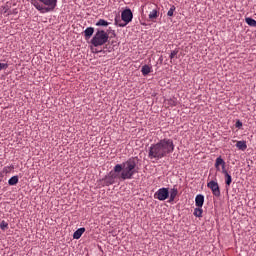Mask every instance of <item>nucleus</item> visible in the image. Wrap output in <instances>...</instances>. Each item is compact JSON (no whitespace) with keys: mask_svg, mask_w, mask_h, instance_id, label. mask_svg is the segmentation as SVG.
I'll return each instance as SVG.
<instances>
[{"mask_svg":"<svg viewBox=\"0 0 256 256\" xmlns=\"http://www.w3.org/2000/svg\"><path fill=\"white\" fill-rule=\"evenodd\" d=\"M225 165H226V162L221 156L216 158L215 168H216L217 171H220V166L222 167V166H225Z\"/></svg>","mask_w":256,"mask_h":256,"instance_id":"nucleus-9","label":"nucleus"},{"mask_svg":"<svg viewBox=\"0 0 256 256\" xmlns=\"http://www.w3.org/2000/svg\"><path fill=\"white\" fill-rule=\"evenodd\" d=\"M235 127H236V128H241V127H243L242 121L237 120V121H236V124H235Z\"/></svg>","mask_w":256,"mask_h":256,"instance_id":"nucleus-24","label":"nucleus"},{"mask_svg":"<svg viewBox=\"0 0 256 256\" xmlns=\"http://www.w3.org/2000/svg\"><path fill=\"white\" fill-rule=\"evenodd\" d=\"M150 20H155L158 18V11L156 9H153L149 15H148Z\"/></svg>","mask_w":256,"mask_h":256,"instance_id":"nucleus-19","label":"nucleus"},{"mask_svg":"<svg viewBox=\"0 0 256 256\" xmlns=\"http://www.w3.org/2000/svg\"><path fill=\"white\" fill-rule=\"evenodd\" d=\"M19 182V177L17 175L10 177V179H8V185L10 186H15L17 185V183Z\"/></svg>","mask_w":256,"mask_h":256,"instance_id":"nucleus-15","label":"nucleus"},{"mask_svg":"<svg viewBox=\"0 0 256 256\" xmlns=\"http://www.w3.org/2000/svg\"><path fill=\"white\" fill-rule=\"evenodd\" d=\"M121 20L123 21V23L115 19V25L121 28L126 27L130 22H132L133 13L131 9H125L121 12Z\"/></svg>","mask_w":256,"mask_h":256,"instance_id":"nucleus-5","label":"nucleus"},{"mask_svg":"<svg viewBox=\"0 0 256 256\" xmlns=\"http://www.w3.org/2000/svg\"><path fill=\"white\" fill-rule=\"evenodd\" d=\"M83 34H84L85 39H90L94 34V28L93 27H87L83 31Z\"/></svg>","mask_w":256,"mask_h":256,"instance_id":"nucleus-11","label":"nucleus"},{"mask_svg":"<svg viewBox=\"0 0 256 256\" xmlns=\"http://www.w3.org/2000/svg\"><path fill=\"white\" fill-rule=\"evenodd\" d=\"M169 197V189L162 187L155 192V198L159 201H165Z\"/></svg>","mask_w":256,"mask_h":256,"instance_id":"nucleus-7","label":"nucleus"},{"mask_svg":"<svg viewBox=\"0 0 256 256\" xmlns=\"http://www.w3.org/2000/svg\"><path fill=\"white\" fill-rule=\"evenodd\" d=\"M30 4L42 14L50 13L57 7V0H30Z\"/></svg>","mask_w":256,"mask_h":256,"instance_id":"nucleus-3","label":"nucleus"},{"mask_svg":"<svg viewBox=\"0 0 256 256\" xmlns=\"http://www.w3.org/2000/svg\"><path fill=\"white\" fill-rule=\"evenodd\" d=\"M193 215L195 216V217H202V215H203V210H202V208H195V210H194V212H193Z\"/></svg>","mask_w":256,"mask_h":256,"instance_id":"nucleus-20","label":"nucleus"},{"mask_svg":"<svg viewBox=\"0 0 256 256\" xmlns=\"http://www.w3.org/2000/svg\"><path fill=\"white\" fill-rule=\"evenodd\" d=\"M141 73L143 76H147L151 73V67L149 65H143L141 68Z\"/></svg>","mask_w":256,"mask_h":256,"instance_id":"nucleus-14","label":"nucleus"},{"mask_svg":"<svg viewBox=\"0 0 256 256\" xmlns=\"http://www.w3.org/2000/svg\"><path fill=\"white\" fill-rule=\"evenodd\" d=\"M85 231V228H78L77 230H75V232H73V239H80Z\"/></svg>","mask_w":256,"mask_h":256,"instance_id":"nucleus-10","label":"nucleus"},{"mask_svg":"<svg viewBox=\"0 0 256 256\" xmlns=\"http://www.w3.org/2000/svg\"><path fill=\"white\" fill-rule=\"evenodd\" d=\"M207 187L212 191V194L215 197H220L221 196V190L219 183L217 181L211 180L207 183Z\"/></svg>","mask_w":256,"mask_h":256,"instance_id":"nucleus-6","label":"nucleus"},{"mask_svg":"<svg viewBox=\"0 0 256 256\" xmlns=\"http://www.w3.org/2000/svg\"><path fill=\"white\" fill-rule=\"evenodd\" d=\"M205 202V197L203 194H197L195 197V205L199 208H202Z\"/></svg>","mask_w":256,"mask_h":256,"instance_id":"nucleus-8","label":"nucleus"},{"mask_svg":"<svg viewBox=\"0 0 256 256\" xmlns=\"http://www.w3.org/2000/svg\"><path fill=\"white\" fill-rule=\"evenodd\" d=\"M178 195V189L176 187H173L171 190H170V202L174 201L175 198L177 197Z\"/></svg>","mask_w":256,"mask_h":256,"instance_id":"nucleus-13","label":"nucleus"},{"mask_svg":"<svg viewBox=\"0 0 256 256\" xmlns=\"http://www.w3.org/2000/svg\"><path fill=\"white\" fill-rule=\"evenodd\" d=\"M108 40H109V34L102 29H97L90 43L94 47H100L105 45L108 42Z\"/></svg>","mask_w":256,"mask_h":256,"instance_id":"nucleus-4","label":"nucleus"},{"mask_svg":"<svg viewBox=\"0 0 256 256\" xmlns=\"http://www.w3.org/2000/svg\"><path fill=\"white\" fill-rule=\"evenodd\" d=\"M175 11H176V7L175 6H171V8L167 12V16L168 17H173Z\"/></svg>","mask_w":256,"mask_h":256,"instance_id":"nucleus-21","label":"nucleus"},{"mask_svg":"<svg viewBox=\"0 0 256 256\" xmlns=\"http://www.w3.org/2000/svg\"><path fill=\"white\" fill-rule=\"evenodd\" d=\"M175 151V144L171 138H163L148 148V158L159 161Z\"/></svg>","mask_w":256,"mask_h":256,"instance_id":"nucleus-1","label":"nucleus"},{"mask_svg":"<svg viewBox=\"0 0 256 256\" xmlns=\"http://www.w3.org/2000/svg\"><path fill=\"white\" fill-rule=\"evenodd\" d=\"M222 174H223V175L229 174V172H228L227 169H226V165H223V166H222Z\"/></svg>","mask_w":256,"mask_h":256,"instance_id":"nucleus-25","label":"nucleus"},{"mask_svg":"<svg viewBox=\"0 0 256 256\" xmlns=\"http://www.w3.org/2000/svg\"><path fill=\"white\" fill-rule=\"evenodd\" d=\"M236 147L241 151H246L248 148L247 142L244 140L237 141Z\"/></svg>","mask_w":256,"mask_h":256,"instance_id":"nucleus-12","label":"nucleus"},{"mask_svg":"<svg viewBox=\"0 0 256 256\" xmlns=\"http://www.w3.org/2000/svg\"><path fill=\"white\" fill-rule=\"evenodd\" d=\"M179 51L177 49L171 51L169 58L170 60H173L177 55H178Z\"/></svg>","mask_w":256,"mask_h":256,"instance_id":"nucleus-23","label":"nucleus"},{"mask_svg":"<svg viewBox=\"0 0 256 256\" xmlns=\"http://www.w3.org/2000/svg\"><path fill=\"white\" fill-rule=\"evenodd\" d=\"M8 226H9V224H8V222H5V220H2V222H0V229L6 230V229H8Z\"/></svg>","mask_w":256,"mask_h":256,"instance_id":"nucleus-22","label":"nucleus"},{"mask_svg":"<svg viewBox=\"0 0 256 256\" xmlns=\"http://www.w3.org/2000/svg\"><path fill=\"white\" fill-rule=\"evenodd\" d=\"M95 26H97V27H107V26H109V22L104 20V19H99L96 22Z\"/></svg>","mask_w":256,"mask_h":256,"instance_id":"nucleus-16","label":"nucleus"},{"mask_svg":"<svg viewBox=\"0 0 256 256\" xmlns=\"http://www.w3.org/2000/svg\"><path fill=\"white\" fill-rule=\"evenodd\" d=\"M245 22L250 27H256V20L251 17L245 18Z\"/></svg>","mask_w":256,"mask_h":256,"instance_id":"nucleus-17","label":"nucleus"},{"mask_svg":"<svg viewBox=\"0 0 256 256\" xmlns=\"http://www.w3.org/2000/svg\"><path fill=\"white\" fill-rule=\"evenodd\" d=\"M224 177H225L226 186L230 187L232 184V181H233L231 174L228 173V174L224 175Z\"/></svg>","mask_w":256,"mask_h":256,"instance_id":"nucleus-18","label":"nucleus"},{"mask_svg":"<svg viewBox=\"0 0 256 256\" xmlns=\"http://www.w3.org/2000/svg\"><path fill=\"white\" fill-rule=\"evenodd\" d=\"M113 170L115 173H120L122 180H130L138 173V160L135 157H131L121 164H116Z\"/></svg>","mask_w":256,"mask_h":256,"instance_id":"nucleus-2","label":"nucleus"},{"mask_svg":"<svg viewBox=\"0 0 256 256\" xmlns=\"http://www.w3.org/2000/svg\"><path fill=\"white\" fill-rule=\"evenodd\" d=\"M113 183H114V180L111 178L109 181V184H113Z\"/></svg>","mask_w":256,"mask_h":256,"instance_id":"nucleus-26","label":"nucleus"}]
</instances>
